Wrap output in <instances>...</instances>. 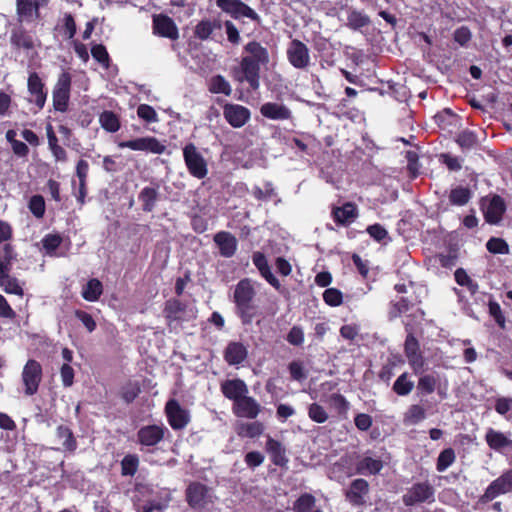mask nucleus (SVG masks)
I'll return each instance as SVG.
<instances>
[{"label":"nucleus","instance_id":"nucleus-43","mask_svg":"<svg viewBox=\"0 0 512 512\" xmlns=\"http://www.w3.org/2000/svg\"><path fill=\"white\" fill-rule=\"evenodd\" d=\"M209 91L215 94H225L229 96L232 92L229 82L222 76H213L209 83Z\"/></svg>","mask_w":512,"mask_h":512},{"label":"nucleus","instance_id":"nucleus-61","mask_svg":"<svg viewBox=\"0 0 512 512\" xmlns=\"http://www.w3.org/2000/svg\"><path fill=\"white\" fill-rule=\"evenodd\" d=\"M411 307V303L407 298H400L398 301L392 303L390 310V317L396 318L402 313L407 312Z\"/></svg>","mask_w":512,"mask_h":512},{"label":"nucleus","instance_id":"nucleus-20","mask_svg":"<svg viewBox=\"0 0 512 512\" xmlns=\"http://www.w3.org/2000/svg\"><path fill=\"white\" fill-rule=\"evenodd\" d=\"M265 451L274 465L279 467L287 465L289 460L286 455V448L280 441L267 436Z\"/></svg>","mask_w":512,"mask_h":512},{"label":"nucleus","instance_id":"nucleus-10","mask_svg":"<svg viewBox=\"0 0 512 512\" xmlns=\"http://www.w3.org/2000/svg\"><path fill=\"white\" fill-rule=\"evenodd\" d=\"M42 381V366L41 364L30 359L25 364L22 371V382L24 385V393L27 396H32L37 393L39 385Z\"/></svg>","mask_w":512,"mask_h":512},{"label":"nucleus","instance_id":"nucleus-25","mask_svg":"<svg viewBox=\"0 0 512 512\" xmlns=\"http://www.w3.org/2000/svg\"><path fill=\"white\" fill-rule=\"evenodd\" d=\"M232 411L239 418L254 419L256 417V401L246 394L233 403Z\"/></svg>","mask_w":512,"mask_h":512},{"label":"nucleus","instance_id":"nucleus-5","mask_svg":"<svg viewBox=\"0 0 512 512\" xmlns=\"http://www.w3.org/2000/svg\"><path fill=\"white\" fill-rule=\"evenodd\" d=\"M168 434L169 430L163 424L145 425L137 431L136 442L141 446L142 451H151L150 448L156 447Z\"/></svg>","mask_w":512,"mask_h":512},{"label":"nucleus","instance_id":"nucleus-62","mask_svg":"<svg viewBox=\"0 0 512 512\" xmlns=\"http://www.w3.org/2000/svg\"><path fill=\"white\" fill-rule=\"evenodd\" d=\"M472 34L467 26L457 28L453 33V39L461 46H465L471 40Z\"/></svg>","mask_w":512,"mask_h":512},{"label":"nucleus","instance_id":"nucleus-31","mask_svg":"<svg viewBox=\"0 0 512 512\" xmlns=\"http://www.w3.org/2000/svg\"><path fill=\"white\" fill-rule=\"evenodd\" d=\"M159 199L158 187L145 186L139 192L138 200L141 203L142 210L145 212H152Z\"/></svg>","mask_w":512,"mask_h":512},{"label":"nucleus","instance_id":"nucleus-52","mask_svg":"<svg viewBox=\"0 0 512 512\" xmlns=\"http://www.w3.org/2000/svg\"><path fill=\"white\" fill-rule=\"evenodd\" d=\"M323 300L327 305L337 307L342 304L343 295L336 288H328L323 292Z\"/></svg>","mask_w":512,"mask_h":512},{"label":"nucleus","instance_id":"nucleus-55","mask_svg":"<svg viewBox=\"0 0 512 512\" xmlns=\"http://www.w3.org/2000/svg\"><path fill=\"white\" fill-rule=\"evenodd\" d=\"M214 25L209 20L200 21L195 27V36L200 40L208 39L214 31Z\"/></svg>","mask_w":512,"mask_h":512},{"label":"nucleus","instance_id":"nucleus-44","mask_svg":"<svg viewBox=\"0 0 512 512\" xmlns=\"http://www.w3.org/2000/svg\"><path fill=\"white\" fill-rule=\"evenodd\" d=\"M139 457L136 454H127L121 461V474L134 476L138 470Z\"/></svg>","mask_w":512,"mask_h":512},{"label":"nucleus","instance_id":"nucleus-11","mask_svg":"<svg viewBox=\"0 0 512 512\" xmlns=\"http://www.w3.org/2000/svg\"><path fill=\"white\" fill-rule=\"evenodd\" d=\"M288 62L296 69L304 70L310 65V51L305 43L293 39L286 50Z\"/></svg>","mask_w":512,"mask_h":512},{"label":"nucleus","instance_id":"nucleus-40","mask_svg":"<svg viewBox=\"0 0 512 512\" xmlns=\"http://www.w3.org/2000/svg\"><path fill=\"white\" fill-rule=\"evenodd\" d=\"M455 141L462 150L474 149L479 144L477 134L469 129L461 131Z\"/></svg>","mask_w":512,"mask_h":512},{"label":"nucleus","instance_id":"nucleus-18","mask_svg":"<svg viewBox=\"0 0 512 512\" xmlns=\"http://www.w3.org/2000/svg\"><path fill=\"white\" fill-rule=\"evenodd\" d=\"M217 6L235 19H239L241 17L256 19V13L254 10L241 0H217Z\"/></svg>","mask_w":512,"mask_h":512},{"label":"nucleus","instance_id":"nucleus-23","mask_svg":"<svg viewBox=\"0 0 512 512\" xmlns=\"http://www.w3.org/2000/svg\"><path fill=\"white\" fill-rule=\"evenodd\" d=\"M332 216L336 224H352L358 218V207L353 202H345L332 208Z\"/></svg>","mask_w":512,"mask_h":512},{"label":"nucleus","instance_id":"nucleus-35","mask_svg":"<svg viewBox=\"0 0 512 512\" xmlns=\"http://www.w3.org/2000/svg\"><path fill=\"white\" fill-rule=\"evenodd\" d=\"M441 383V379L436 374H425L419 377L417 383V390L420 394L428 395L436 391V388Z\"/></svg>","mask_w":512,"mask_h":512},{"label":"nucleus","instance_id":"nucleus-9","mask_svg":"<svg viewBox=\"0 0 512 512\" xmlns=\"http://www.w3.org/2000/svg\"><path fill=\"white\" fill-rule=\"evenodd\" d=\"M510 492H512V469L503 472L498 478L493 480L479 498V502L485 504L499 495Z\"/></svg>","mask_w":512,"mask_h":512},{"label":"nucleus","instance_id":"nucleus-38","mask_svg":"<svg viewBox=\"0 0 512 512\" xmlns=\"http://www.w3.org/2000/svg\"><path fill=\"white\" fill-rule=\"evenodd\" d=\"M103 293V285L98 279H90L82 289V297L90 302L97 301Z\"/></svg>","mask_w":512,"mask_h":512},{"label":"nucleus","instance_id":"nucleus-51","mask_svg":"<svg viewBox=\"0 0 512 512\" xmlns=\"http://www.w3.org/2000/svg\"><path fill=\"white\" fill-rule=\"evenodd\" d=\"M308 416L312 421L316 423H324L328 419V414L325 409L317 403H312L309 405Z\"/></svg>","mask_w":512,"mask_h":512},{"label":"nucleus","instance_id":"nucleus-46","mask_svg":"<svg viewBox=\"0 0 512 512\" xmlns=\"http://www.w3.org/2000/svg\"><path fill=\"white\" fill-rule=\"evenodd\" d=\"M316 502L315 497L312 494H302L293 505L294 512H309L312 510Z\"/></svg>","mask_w":512,"mask_h":512},{"label":"nucleus","instance_id":"nucleus-47","mask_svg":"<svg viewBox=\"0 0 512 512\" xmlns=\"http://www.w3.org/2000/svg\"><path fill=\"white\" fill-rule=\"evenodd\" d=\"M440 163L444 164L450 172H458L462 169L463 159L450 153L439 155Z\"/></svg>","mask_w":512,"mask_h":512},{"label":"nucleus","instance_id":"nucleus-45","mask_svg":"<svg viewBox=\"0 0 512 512\" xmlns=\"http://www.w3.org/2000/svg\"><path fill=\"white\" fill-rule=\"evenodd\" d=\"M140 391L139 383L129 380L121 388V397L127 404H130L138 397Z\"/></svg>","mask_w":512,"mask_h":512},{"label":"nucleus","instance_id":"nucleus-14","mask_svg":"<svg viewBox=\"0 0 512 512\" xmlns=\"http://www.w3.org/2000/svg\"><path fill=\"white\" fill-rule=\"evenodd\" d=\"M245 50L251 55L243 57L240 63V73L238 76L239 81L247 80L250 86L256 88V40L250 41Z\"/></svg>","mask_w":512,"mask_h":512},{"label":"nucleus","instance_id":"nucleus-7","mask_svg":"<svg viewBox=\"0 0 512 512\" xmlns=\"http://www.w3.org/2000/svg\"><path fill=\"white\" fill-rule=\"evenodd\" d=\"M481 209L487 224H498L507 206L505 200L498 194H492L481 200Z\"/></svg>","mask_w":512,"mask_h":512},{"label":"nucleus","instance_id":"nucleus-42","mask_svg":"<svg viewBox=\"0 0 512 512\" xmlns=\"http://www.w3.org/2000/svg\"><path fill=\"white\" fill-rule=\"evenodd\" d=\"M456 460V454L454 449L445 448L442 450L436 461V470L438 472L446 471Z\"/></svg>","mask_w":512,"mask_h":512},{"label":"nucleus","instance_id":"nucleus-59","mask_svg":"<svg viewBox=\"0 0 512 512\" xmlns=\"http://www.w3.org/2000/svg\"><path fill=\"white\" fill-rule=\"evenodd\" d=\"M291 378L296 381H303L307 377V372L300 361H292L288 366Z\"/></svg>","mask_w":512,"mask_h":512},{"label":"nucleus","instance_id":"nucleus-41","mask_svg":"<svg viewBox=\"0 0 512 512\" xmlns=\"http://www.w3.org/2000/svg\"><path fill=\"white\" fill-rule=\"evenodd\" d=\"M414 388V382L409 379L407 372L402 373L393 384V391L399 396H407Z\"/></svg>","mask_w":512,"mask_h":512},{"label":"nucleus","instance_id":"nucleus-6","mask_svg":"<svg viewBox=\"0 0 512 512\" xmlns=\"http://www.w3.org/2000/svg\"><path fill=\"white\" fill-rule=\"evenodd\" d=\"M435 499L434 487L428 482L414 483L402 496L406 506H414L420 503H432Z\"/></svg>","mask_w":512,"mask_h":512},{"label":"nucleus","instance_id":"nucleus-50","mask_svg":"<svg viewBox=\"0 0 512 512\" xmlns=\"http://www.w3.org/2000/svg\"><path fill=\"white\" fill-rule=\"evenodd\" d=\"M92 57L102 66L107 68L110 63V57L106 47L103 44H95L91 48Z\"/></svg>","mask_w":512,"mask_h":512},{"label":"nucleus","instance_id":"nucleus-57","mask_svg":"<svg viewBox=\"0 0 512 512\" xmlns=\"http://www.w3.org/2000/svg\"><path fill=\"white\" fill-rule=\"evenodd\" d=\"M29 209L34 216L42 217L45 213V201L43 196H32L29 200Z\"/></svg>","mask_w":512,"mask_h":512},{"label":"nucleus","instance_id":"nucleus-22","mask_svg":"<svg viewBox=\"0 0 512 512\" xmlns=\"http://www.w3.org/2000/svg\"><path fill=\"white\" fill-rule=\"evenodd\" d=\"M220 389L222 394L235 403L240 398L248 394L247 385L241 379H227L221 382Z\"/></svg>","mask_w":512,"mask_h":512},{"label":"nucleus","instance_id":"nucleus-60","mask_svg":"<svg viewBox=\"0 0 512 512\" xmlns=\"http://www.w3.org/2000/svg\"><path fill=\"white\" fill-rule=\"evenodd\" d=\"M366 232L376 241L386 244L390 238L384 226H367Z\"/></svg>","mask_w":512,"mask_h":512},{"label":"nucleus","instance_id":"nucleus-4","mask_svg":"<svg viewBox=\"0 0 512 512\" xmlns=\"http://www.w3.org/2000/svg\"><path fill=\"white\" fill-rule=\"evenodd\" d=\"M183 159L191 176L204 179L208 174V166L203 155L193 143L186 144L183 149Z\"/></svg>","mask_w":512,"mask_h":512},{"label":"nucleus","instance_id":"nucleus-30","mask_svg":"<svg viewBox=\"0 0 512 512\" xmlns=\"http://www.w3.org/2000/svg\"><path fill=\"white\" fill-rule=\"evenodd\" d=\"M487 445L496 451H500L504 448L512 447V440L508 438L504 433L489 428L485 435Z\"/></svg>","mask_w":512,"mask_h":512},{"label":"nucleus","instance_id":"nucleus-49","mask_svg":"<svg viewBox=\"0 0 512 512\" xmlns=\"http://www.w3.org/2000/svg\"><path fill=\"white\" fill-rule=\"evenodd\" d=\"M12 43L24 49H32L34 47L32 37L24 30L14 32L11 37Z\"/></svg>","mask_w":512,"mask_h":512},{"label":"nucleus","instance_id":"nucleus-39","mask_svg":"<svg viewBox=\"0 0 512 512\" xmlns=\"http://www.w3.org/2000/svg\"><path fill=\"white\" fill-rule=\"evenodd\" d=\"M472 197V192L468 187L457 186L450 191L449 202L452 205L464 206Z\"/></svg>","mask_w":512,"mask_h":512},{"label":"nucleus","instance_id":"nucleus-63","mask_svg":"<svg viewBox=\"0 0 512 512\" xmlns=\"http://www.w3.org/2000/svg\"><path fill=\"white\" fill-rule=\"evenodd\" d=\"M61 242L62 237L58 234L46 235L42 240L43 247L48 253L56 250L60 246Z\"/></svg>","mask_w":512,"mask_h":512},{"label":"nucleus","instance_id":"nucleus-13","mask_svg":"<svg viewBox=\"0 0 512 512\" xmlns=\"http://www.w3.org/2000/svg\"><path fill=\"white\" fill-rule=\"evenodd\" d=\"M119 148H129L134 151H144L153 154H163L166 146L154 136L140 137L132 140L121 141Z\"/></svg>","mask_w":512,"mask_h":512},{"label":"nucleus","instance_id":"nucleus-1","mask_svg":"<svg viewBox=\"0 0 512 512\" xmlns=\"http://www.w3.org/2000/svg\"><path fill=\"white\" fill-rule=\"evenodd\" d=\"M163 314L169 329L174 330L181 326L183 322L195 319L197 310L194 306L181 302L179 299L172 298L165 302Z\"/></svg>","mask_w":512,"mask_h":512},{"label":"nucleus","instance_id":"nucleus-32","mask_svg":"<svg viewBox=\"0 0 512 512\" xmlns=\"http://www.w3.org/2000/svg\"><path fill=\"white\" fill-rule=\"evenodd\" d=\"M382 468L383 463L380 459L369 456L361 458L356 464V472L365 476L378 474Z\"/></svg>","mask_w":512,"mask_h":512},{"label":"nucleus","instance_id":"nucleus-19","mask_svg":"<svg viewBox=\"0 0 512 512\" xmlns=\"http://www.w3.org/2000/svg\"><path fill=\"white\" fill-rule=\"evenodd\" d=\"M369 491V484L365 479L358 478L351 482L345 491L347 501L353 506H361L365 503V497Z\"/></svg>","mask_w":512,"mask_h":512},{"label":"nucleus","instance_id":"nucleus-27","mask_svg":"<svg viewBox=\"0 0 512 512\" xmlns=\"http://www.w3.org/2000/svg\"><path fill=\"white\" fill-rule=\"evenodd\" d=\"M261 114L272 120H288L292 114L288 107L283 104L267 102L260 108Z\"/></svg>","mask_w":512,"mask_h":512},{"label":"nucleus","instance_id":"nucleus-8","mask_svg":"<svg viewBox=\"0 0 512 512\" xmlns=\"http://www.w3.org/2000/svg\"><path fill=\"white\" fill-rule=\"evenodd\" d=\"M27 91L29 94L27 101L35 105L38 111L42 110L46 104L48 91L45 83L35 71L30 72L28 75Z\"/></svg>","mask_w":512,"mask_h":512},{"label":"nucleus","instance_id":"nucleus-26","mask_svg":"<svg viewBox=\"0 0 512 512\" xmlns=\"http://www.w3.org/2000/svg\"><path fill=\"white\" fill-rule=\"evenodd\" d=\"M55 437L60 444V446L57 447L58 450L73 453L77 449L76 438L68 426H58L56 429Z\"/></svg>","mask_w":512,"mask_h":512},{"label":"nucleus","instance_id":"nucleus-16","mask_svg":"<svg viewBox=\"0 0 512 512\" xmlns=\"http://www.w3.org/2000/svg\"><path fill=\"white\" fill-rule=\"evenodd\" d=\"M165 414L169 425L174 430H181L190 421L189 412L182 408L176 399H170L165 405Z\"/></svg>","mask_w":512,"mask_h":512},{"label":"nucleus","instance_id":"nucleus-33","mask_svg":"<svg viewBox=\"0 0 512 512\" xmlns=\"http://www.w3.org/2000/svg\"><path fill=\"white\" fill-rule=\"evenodd\" d=\"M258 271L261 276L277 291L280 293L286 292V289L281 285L276 276L272 273L271 268L266 262V259L262 253L258 252Z\"/></svg>","mask_w":512,"mask_h":512},{"label":"nucleus","instance_id":"nucleus-64","mask_svg":"<svg viewBox=\"0 0 512 512\" xmlns=\"http://www.w3.org/2000/svg\"><path fill=\"white\" fill-rule=\"evenodd\" d=\"M494 408L502 416L506 415L512 409V398L498 397L495 399Z\"/></svg>","mask_w":512,"mask_h":512},{"label":"nucleus","instance_id":"nucleus-48","mask_svg":"<svg viewBox=\"0 0 512 512\" xmlns=\"http://www.w3.org/2000/svg\"><path fill=\"white\" fill-rule=\"evenodd\" d=\"M0 287L8 294H15L18 296H23L24 291L17 278L10 276V274L5 277L0 282Z\"/></svg>","mask_w":512,"mask_h":512},{"label":"nucleus","instance_id":"nucleus-2","mask_svg":"<svg viewBox=\"0 0 512 512\" xmlns=\"http://www.w3.org/2000/svg\"><path fill=\"white\" fill-rule=\"evenodd\" d=\"M254 288L250 280H241L235 289L234 299L237 305L238 314L244 324L252 322L256 315V308L253 304Z\"/></svg>","mask_w":512,"mask_h":512},{"label":"nucleus","instance_id":"nucleus-53","mask_svg":"<svg viewBox=\"0 0 512 512\" xmlns=\"http://www.w3.org/2000/svg\"><path fill=\"white\" fill-rule=\"evenodd\" d=\"M486 248L490 253L493 254H508V244L501 238H491L486 243Z\"/></svg>","mask_w":512,"mask_h":512},{"label":"nucleus","instance_id":"nucleus-17","mask_svg":"<svg viewBox=\"0 0 512 512\" xmlns=\"http://www.w3.org/2000/svg\"><path fill=\"white\" fill-rule=\"evenodd\" d=\"M153 34L176 40L179 37V31L174 20L165 14H154L152 17Z\"/></svg>","mask_w":512,"mask_h":512},{"label":"nucleus","instance_id":"nucleus-24","mask_svg":"<svg viewBox=\"0 0 512 512\" xmlns=\"http://www.w3.org/2000/svg\"><path fill=\"white\" fill-rule=\"evenodd\" d=\"M16 13L19 22L32 23L41 18L40 8L33 0H16Z\"/></svg>","mask_w":512,"mask_h":512},{"label":"nucleus","instance_id":"nucleus-37","mask_svg":"<svg viewBox=\"0 0 512 512\" xmlns=\"http://www.w3.org/2000/svg\"><path fill=\"white\" fill-rule=\"evenodd\" d=\"M99 123L105 131L110 133L117 132L121 126L119 116L109 110H105L99 115Z\"/></svg>","mask_w":512,"mask_h":512},{"label":"nucleus","instance_id":"nucleus-56","mask_svg":"<svg viewBox=\"0 0 512 512\" xmlns=\"http://www.w3.org/2000/svg\"><path fill=\"white\" fill-rule=\"evenodd\" d=\"M235 430L241 437L253 438L256 436V424L254 422L238 421Z\"/></svg>","mask_w":512,"mask_h":512},{"label":"nucleus","instance_id":"nucleus-3","mask_svg":"<svg viewBox=\"0 0 512 512\" xmlns=\"http://www.w3.org/2000/svg\"><path fill=\"white\" fill-rule=\"evenodd\" d=\"M72 88V75L63 70L57 77L52 89L53 108L56 112L68 111Z\"/></svg>","mask_w":512,"mask_h":512},{"label":"nucleus","instance_id":"nucleus-36","mask_svg":"<svg viewBox=\"0 0 512 512\" xmlns=\"http://www.w3.org/2000/svg\"><path fill=\"white\" fill-rule=\"evenodd\" d=\"M426 418L425 408L419 404H413L403 414V423L406 426H412L420 423Z\"/></svg>","mask_w":512,"mask_h":512},{"label":"nucleus","instance_id":"nucleus-12","mask_svg":"<svg viewBox=\"0 0 512 512\" xmlns=\"http://www.w3.org/2000/svg\"><path fill=\"white\" fill-rule=\"evenodd\" d=\"M185 494L187 503L193 509H203L213 502L210 489L200 482L190 483Z\"/></svg>","mask_w":512,"mask_h":512},{"label":"nucleus","instance_id":"nucleus-58","mask_svg":"<svg viewBox=\"0 0 512 512\" xmlns=\"http://www.w3.org/2000/svg\"><path fill=\"white\" fill-rule=\"evenodd\" d=\"M327 402L331 405V407L335 408L339 413H346V411L349 408V403L345 399L344 396H342L339 393H334L329 396Z\"/></svg>","mask_w":512,"mask_h":512},{"label":"nucleus","instance_id":"nucleus-28","mask_svg":"<svg viewBox=\"0 0 512 512\" xmlns=\"http://www.w3.org/2000/svg\"><path fill=\"white\" fill-rule=\"evenodd\" d=\"M214 241L223 257L234 255L237 247L236 238L228 232H219L214 236Z\"/></svg>","mask_w":512,"mask_h":512},{"label":"nucleus","instance_id":"nucleus-15","mask_svg":"<svg viewBox=\"0 0 512 512\" xmlns=\"http://www.w3.org/2000/svg\"><path fill=\"white\" fill-rule=\"evenodd\" d=\"M404 352L408 364L412 368L413 372L415 374L422 373L425 365V360L420 351L419 342L411 332H409L406 337L404 344Z\"/></svg>","mask_w":512,"mask_h":512},{"label":"nucleus","instance_id":"nucleus-21","mask_svg":"<svg viewBox=\"0 0 512 512\" xmlns=\"http://www.w3.org/2000/svg\"><path fill=\"white\" fill-rule=\"evenodd\" d=\"M226 121L233 127H242L249 119L250 112L238 104H226L223 109Z\"/></svg>","mask_w":512,"mask_h":512},{"label":"nucleus","instance_id":"nucleus-54","mask_svg":"<svg viewBox=\"0 0 512 512\" xmlns=\"http://www.w3.org/2000/svg\"><path fill=\"white\" fill-rule=\"evenodd\" d=\"M137 115L140 119L148 123H154L158 121L157 112L152 106L148 104H140L137 107Z\"/></svg>","mask_w":512,"mask_h":512},{"label":"nucleus","instance_id":"nucleus-29","mask_svg":"<svg viewBox=\"0 0 512 512\" xmlns=\"http://www.w3.org/2000/svg\"><path fill=\"white\" fill-rule=\"evenodd\" d=\"M247 357L246 347L239 342H230L225 351L224 359L229 365H238Z\"/></svg>","mask_w":512,"mask_h":512},{"label":"nucleus","instance_id":"nucleus-34","mask_svg":"<svg viewBox=\"0 0 512 512\" xmlns=\"http://www.w3.org/2000/svg\"><path fill=\"white\" fill-rule=\"evenodd\" d=\"M371 23L370 17L362 11L356 9H349L347 14L346 26L351 30H360L363 27L369 26Z\"/></svg>","mask_w":512,"mask_h":512}]
</instances>
